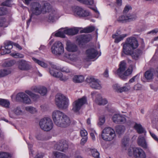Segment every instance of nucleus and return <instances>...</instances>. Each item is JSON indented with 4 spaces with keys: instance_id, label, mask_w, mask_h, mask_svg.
<instances>
[{
    "instance_id": "obj_1",
    "label": "nucleus",
    "mask_w": 158,
    "mask_h": 158,
    "mask_svg": "<svg viewBox=\"0 0 158 158\" xmlns=\"http://www.w3.org/2000/svg\"><path fill=\"white\" fill-rule=\"evenodd\" d=\"M122 45H123L122 57L124 56L125 55L131 56L133 59L137 60L142 54V51L139 48L134 51L139 45L138 42L135 37H130L127 38Z\"/></svg>"
},
{
    "instance_id": "obj_2",
    "label": "nucleus",
    "mask_w": 158,
    "mask_h": 158,
    "mask_svg": "<svg viewBox=\"0 0 158 158\" xmlns=\"http://www.w3.org/2000/svg\"><path fill=\"white\" fill-rule=\"evenodd\" d=\"M52 118L55 124L59 127H66L69 126L71 123L70 118L59 110L53 111L52 114Z\"/></svg>"
},
{
    "instance_id": "obj_3",
    "label": "nucleus",
    "mask_w": 158,
    "mask_h": 158,
    "mask_svg": "<svg viewBox=\"0 0 158 158\" xmlns=\"http://www.w3.org/2000/svg\"><path fill=\"white\" fill-rule=\"evenodd\" d=\"M31 10L33 13L36 15H40L42 12H49L52 8L51 5L48 2L45 3L42 7L41 5L37 2L32 3L31 4Z\"/></svg>"
},
{
    "instance_id": "obj_4",
    "label": "nucleus",
    "mask_w": 158,
    "mask_h": 158,
    "mask_svg": "<svg viewBox=\"0 0 158 158\" xmlns=\"http://www.w3.org/2000/svg\"><path fill=\"white\" fill-rule=\"evenodd\" d=\"M126 65L127 64L125 60L121 61L119 65V68L115 73L116 74L123 80H126L128 76L132 72V70L130 69H128L125 71L126 69Z\"/></svg>"
},
{
    "instance_id": "obj_5",
    "label": "nucleus",
    "mask_w": 158,
    "mask_h": 158,
    "mask_svg": "<svg viewBox=\"0 0 158 158\" xmlns=\"http://www.w3.org/2000/svg\"><path fill=\"white\" fill-rule=\"evenodd\" d=\"M55 103L57 107L60 109H67L69 105L68 98L61 94H57L56 96Z\"/></svg>"
},
{
    "instance_id": "obj_6",
    "label": "nucleus",
    "mask_w": 158,
    "mask_h": 158,
    "mask_svg": "<svg viewBox=\"0 0 158 158\" xmlns=\"http://www.w3.org/2000/svg\"><path fill=\"white\" fill-rule=\"evenodd\" d=\"M40 128L43 130L48 131L53 127V124L52 120L49 118H44L41 119L39 123Z\"/></svg>"
},
{
    "instance_id": "obj_7",
    "label": "nucleus",
    "mask_w": 158,
    "mask_h": 158,
    "mask_svg": "<svg viewBox=\"0 0 158 158\" xmlns=\"http://www.w3.org/2000/svg\"><path fill=\"white\" fill-rule=\"evenodd\" d=\"M115 136L114 130L110 127L105 128L102 132V138L106 141L112 140L114 139Z\"/></svg>"
},
{
    "instance_id": "obj_8",
    "label": "nucleus",
    "mask_w": 158,
    "mask_h": 158,
    "mask_svg": "<svg viewBox=\"0 0 158 158\" xmlns=\"http://www.w3.org/2000/svg\"><path fill=\"white\" fill-rule=\"evenodd\" d=\"M51 50L53 54L56 55H60L64 52V46L60 41H56L52 46Z\"/></svg>"
},
{
    "instance_id": "obj_9",
    "label": "nucleus",
    "mask_w": 158,
    "mask_h": 158,
    "mask_svg": "<svg viewBox=\"0 0 158 158\" xmlns=\"http://www.w3.org/2000/svg\"><path fill=\"white\" fill-rule=\"evenodd\" d=\"M51 68L49 69L50 74L56 77L59 78L61 81H65L66 80L65 77L63 76V74L61 72H58V68L56 65L53 64L52 63H49Z\"/></svg>"
},
{
    "instance_id": "obj_10",
    "label": "nucleus",
    "mask_w": 158,
    "mask_h": 158,
    "mask_svg": "<svg viewBox=\"0 0 158 158\" xmlns=\"http://www.w3.org/2000/svg\"><path fill=\"white\" fill-rule=\"evenodd\" d=\"M86 81L89 83L90 86L92 88L100 89L102 88L99 80L92 77H87L86 79Z\"/></svg>"
},
{
    "instance_id": "obj_11",
    "label": "nucleus",
    "mask_w": 158,
    "mask_h": 158,
    "mask_svg": "<svg viewBox=\"0 0 158 158\" xmlns=\"http://www.w3.org/2000/svg\"><path fill=\"white\" fill-rule=\"evenodd\" d=\"M87 97L83 96L74 101L72 103L73 109H81L85 105L87 104Z\"/></svg>"
},
{
    "instance_id": "obj_12",
    "label": "nucleus",
    "mask_w": 158,
    "mask_h": 158,
    "mask_svg": "<svg viewBox=\"0 0 158 158\" xmlns=\"http://www.w3.org/2000/svg\"><path fill=\"white\" fill-rule=\"evenodd\" d=\"M16 100L24 103L29 104L31 103V101L28 96L23 92L18 93L16 95Z\"/></svg>"
},
{
    "instance_id": "obj_13",
    "label": "nucleus",
    "mask_w": 158,
    "mask_h": 158,
    "mask_svg": "<svg viewBox=\"0 0 158 158\" xmlns=\"http://www.w3.org/2000/svg\"><path fill=\"white\" fill-rule=\"evenodd\" d=\"M12 42L10 41H6L4 43V46L0 47L1 54L2 55L9 54L11 52L10 50L12 48Z\"/></svg>"
},
{
    "instance_id": "obj_14",
    "label": "nucleus",
    "mask_w": 158,
    "mask_h": 158,
    "mask_svg": "<svg viewBox=\"0 0 158 158\" xmlns=\"http://www.w3.org/2000/svg\"><path fill=\"white\" fill-rule=\"evenodd\" d=\"M68 148V143L65 140H61L59 143L56 144L54 146V148L60 151L64 152L67 150Z\"/></svg>"
},
{
    "instance_id": "obj_15",
    "label": "nucleus",
    "mask_w": 158,
    "mask_h": 158,
    "mask_svg": "<svg viewBox=\"0 0 158 158\" xmlns=\"http://www.w3.org/2000/svg\"><path fill=\"white\" fill-rule=\"evenodd\" d=\"M123 87H120L117 84H115L113 86V88L118 93H122L127 91L130 89V87L129 83H125Z\"/></svg>"
},
{
    "instance_id": "obj_16",
    "label": "nucleus",
    "mask_w": 158,
    "mask_h": 158,
    "mask_svg": "<svg viewBox=\"0 0 158 158\" xmlns=\"http://www.w3.org/2000/svg\"><path fill=\"white\" fill-rule=\"evenodd\" d=\"M75 11L77 15L80 17H85L89 15V11L85 10L79 6H77L75 8Z\"/></svg>"
},
{
    "instance_id": "obj_17",
    "label": "nucleus",
    "mask_w": 158,
    "mask_h": 158,
    "mask_svg": "<svg viewBox=\"0 0 158 158\" xmlns=\"http://www.w3.org/2000/svg\"><path fill=\"white\" fill-rule=\"evenodd\" d=\"M87 57L89 59H92L96 57L98 54L97 50L94 48H89L86 51Z\"/></svg>"
},
{
    "instance_id": "obj_18",
    "label": "nucleus",
    "mask_w": 158,
    "mask_h": 158,
    "mask_svg": "<svg viewBox=\"0 0 158 158\" xmlns=\"http://www.w3.org/2000/svg\"><path fill=\"white\" fill-rule=\"evenodd\" d=\"M90 40V36L88 35H79L77 39L79 44L83 45L89 42Z\"/></svg>"
},
{
    "instance_id": "obj_19",
    "label": "nucleus",
    "mask_w": 158,
    "mask_h": 158,
    "mask_svg": "<svg viewBox=\"0 0 158 158\" xmlns=\"http://www.w3.org/2000/svg\"><path fill=\"white\" fill-rule=\"evenodd\" d=\"M112 120L114 123L118 124L124 123L126 120L124 116L119 114L114 115L112 117Z\"/></svg>"
},
{
    "instance_id": "obj_20",
    "label": "nucleus",
    "mask_w": 158,
    "mask_h": 158,
    "mask_svg": "<svg viewBox=\"0 0 158 158\" xmlns=\"http://www.w3.org/2000/svg\"><path fill=\"white\" fill-rule=\"evenodd\" d=\"M134 156L136 158H146L145 153L140 148H137L134 150Z\"/></svg>"
},
{
    "instance_id": "obj_21",
    "label": "nucleus",
    "mask_w": 158,
    "mask_h": 158,
    "mask_svg": "<svg viewBox=\"0 0 158 158\" xmlns=\"http://www.w3.org/2000/svg\"><path fill=\"white\" fill-rule=\"evenodd\" d=\"M66 49L69 52H75L77 50V46L75 44L70 42H67L66 43Z\"/></svg>"
},
{
    "instance_id": "obj_22",
    "label": "nucleus",
    "mask_w": 158,
    "mask_h": 158,
    "mask_svg": "<svg viewBox=\"0 0 158 158\" xmlns=\"http://www.w3.org/2000/svg\"><path fill=\"white\" fill-rule=\"evenodd\" d=\"M95 101L100 106L104 105L108 102L107 100L106 99H103L101 95L99 94L97 95Z\"/></svg>"
},
{
    "instance_id": "obj_23",
    "label": "nucleus",
    "mask_w": 158,
    "mask_h": 158,
    "mask_svg": "<svg viewBox=\"0 0 158 158\" xmlns=\"http://www.w3.org/2000/svg\"><path fill=\"white\" fill-rule=\"evenodd\" d=\"M18 68L21 70H26L28 69L27 64L25 60H21L18 61Z\"/></svg>"
},
{
    "instance_id": "obj_24",
    "label": "nucleus",
    "mask_w": 158,
    "mask_h": 158,
    "mask_svg": "<svg viewBox=\"0 0 158 158\" xmlns=\"http://www.w3.org/2000/svg\"><path fill=\"white\" fill-rule=\"evenodd\" d=\"M138 145L144 148H147V144L145 140L143 137L139 136L138 139Z\"/></svg>"
},
{
    "instance_id": "obj_25",
    "label": "nucleus",
    "mask_w": 158,
    "mask_h": 158,
    "mask_svg": "<svg viewBox=\"0 0 158 158\" xmlns=\"http://www.w3.org/2000/svg\"><path fill=\"white\" fill-rule=\"evenodd\" d=\"M58 14L57 12L55 10H52L50 14L48 20V22H53L57 18Z\"/></svg>"
},
{
    "instance_id": "obj_26",
    "label": "nucleus",
    "mask_w": 158,
    "mask_h": 158,
    "mask_svg": "<svg viewBox=\"0 0 158 158\" xmlns=\"http://www.w3.org/2000/svg\"><path fill=\"white\" fill-rule=\"evenodd\" d=\"M134 128L136 130L137 132L139 134L142 133H145L146 131L144 129L142 125L140 124L135 123Z\"/></svg>"
},
{
    "instance_id": "obj_27",
    "label": "nucleus",
    "mask_w": 158,
    "mask_h": 158,
    "mask_svg": "<svg viewBox=\"0 0 158 158\" xmlns=\"http://www.w3.org/2000/svg\"><path fill=\"white\" fill-rule=\"evenodd\" d=\"M10 103L8 99L0 98V105L3 107L9 108Z\"/></svg>"
},
{
    "instance_id": "obj_28",
    "label": "nucleus",
    "mask_w": 158,
    "mask_h": 158,
    "mask_svg": "<svg viewBox=\"0 0 158 158\" xmlns=\"http://www.w3.org/2000/svg\"><path fill=\"white\" fill-rule=\"evenodd\" d=\"M84 77L83 75H75L73 78V81L76 83H81L84 81Z\"/></svg>"
},
{
    "instance_id": "obj_29",
    "label": "nucleus",
    "mask_w": 158,
    "mask_h": 158,
    "mask_svg": "<svg viewBox=\"0 0 158 158\" xmlns=\"http://www.w3.org/2000/svg\"><path fill=\"white\" fill-rule=\"evenodd\" d=\"M79 30L77 29H70L64 31V33L69 35H73L77 34Z\"/></svg>"
},
{
    "instance_id": "obj_30",
    "label": "nucleus",
    "mask_w": 158,
    "mask_h": 158,
    "mask_svg": "<svg viewBox=\"0 0 158 158\" xmlns=\"http://www.w3.org/2000/svg\"><path fill=\"white\" fill-rule=\"evenodd\" d=\"M22 113V111L20 109H11L9 111V114L11 118L14 117V114L20 115Z\"/></svg>"
},
{
    "instance_id": "obj_31",
    "label": "nucleus",
    "mask_w": 158,
    "mask_h": 158,
    "mask_svg": "<svg viewBox=\"0 0 158 158\" xmlns=\"http://www.w3.org/2000/svg\"><path fill=\"white\" fill-rule=\"evenodd\" d=\"M95 28L94 26H89L85 28L80 31V33H89L94 31Z\"/></svg>"
},
{
    "instance_id": "obj_32",
    "label": "nucleus",
    "mask_w": 158,
    "mask_h": 158,
    "mask_svg": "<svg viewBox=\"0 0 158 158\" xmlns=\"http://www.w3.org/2000/svg\"><path fill=\"white\" fill-rule=\"evenodd\" d=\"M25 93L30 96L34 101H36L39 98V95L34 94L30 90H26L25 91Z\"/></svg>"
},
{
    "instance_id": "obj_33",
    "label": "nucleus",
    "mask_w": 158,
    "mask_h": 158,
    "mask_svg": "<svg viewBox=\"0 0 158 158\" xmlns=\"http://www.w3.org/2000/svg\"><path fill=\"white\" fill-rule=\"evenodd\" d=\"M11 73L9 69H3L0 70V78L5 77Z\"/></svg>"
},
{
    "instance_id": "obj_34",
    "label": "nucleus",
    "mask_w": 158,
    "mask_h": 158,
    "mask_svg": "<svg viewBox=\"0 0 158 158\" xmlns=\"http://www.w3.org/2000/svg\"><path fill=\"white\" fill-rule=\"evenodd\" d=\"M129 139L128 137H125L122 140V146L124 150H127Z\"/></svg>"
},
{
    "instance_id": "obj_35",
    "label": "nucleus",
    "mask_w": 158,
    "mask_h": 158,
    "mask_svg": "<svg viewBox=\"0 0 158 158\" xmlns=\"http://www.w3.org/2000/svg\"><path fill=\"white\" fill-rule=\"evenodd\" d=\"M127 19V15H123L118 18L117 21L120 23H124L128 22Z\"/></svg>"
},
{
    "instance_id": "obj_36",
    "label": "nucleus",
    "mask_w": 158,
    "mask_h": 158,
    "mask_svg": "<svg viewBox=\"0 0 158 158\" xmlns=\"http://www.w3.org/2000/svg\"><path fill=\"white\" fill-rule=\"evenodd\" d=\"M88 149L90 151L92 155L95 158H99V153L96 149L89 148Z\"/></svg>"
},
{
    "instance_id": "obj_37",
    "label": "nucleus",
    "mask_w": 158,
    "mask_h": 158,
    "mask_svg": "<svg viewBox=\"0 0 158 158\" xmlns=\"http://www.w3.org/2000/svg\"><path fill=\"white\" fill-rule=\"evenodd\" d=\"M32 59L35 63L38 64L41 67L44 68H46L47 67V64L44 62L34 57H33Z\"/></svg>"
},
{
    "instance_id": "obj_38",
    "label": "nucleus",
    "mask_w": 158,
    "mask_h": 158,
    "mask_svg": "<svg viewBox=\"0 0 158 158\" xmlns=\"http://www.w3.org/2000/svg\"><path fill=\"white\" fill-rule=\"evenodd\" d=\"M15 63V61L13 60H6L4 63L3 65L6 67H9L12 66Z\"/></svg>"
},
{
    "instance_id": "obj_39",
    "label": "nucleus",
    "mask_w": 158,
    "mask_h": 158,
    "mask_svg": "<svg viewBox=\"0 0 158 158\" xmlns=\"http://www.w3.org/2000/svg\"><path fill=\"white\" fill-rule=\"evenodd\" d=\"M54 155L55 158H65V155L62 153L58 152H56L53 153Z\"/></svg>"
},
{
    "instance_id": "obj_40",
    "label": "nucleus",
    "mask_w": 158,
    "mask_h": 158,
    "mask_svg": "<svg viewBox=\"0 0 158 158\" xmlns=\"http://www.w3.org/2000/svg\"><path fill=\"white\" fill-rule=\"evenodd\" d=\"M127 36V34H123L121 35L119 37L116 38L114 40V43H118L120 41L123 40L124 38Z\"/></svg>"
},
{
    "instance_id": "obj_41",
    "label": "nucleus",
    "mask_w": 158,
    "mask_h": 158,
    "mask_svg": "<svg viewBox=\"0 0 158 158\" xmlns=\"http://www.w3.org/2000/svg\"><path fill=\"white\" fill-rule=\"evenodd\" d=\"M152 73L151 71L148 70L144 73V76L147 80H150L152 78Z\"/></svg>"
},
{
    "instance_id": "obj_42",
    "label": "nucleus",
    "mask_w": 158,
    "mask_h": 158,
    "mask_svg": "<svg viewBox=\"0 0 158 158\" xmlns=\"http://www.w3.org/2000/svg\"><path fill=\"white\" fill-rule=\"evenodd\" d=\"M125 130L124 126H119L116 127V131L118 134H120L123 132Z\"/></svg>"
},
{
    "instance_id": "obj_43",
    "label": "nucleus",
    "mask_w": 158,
    "mask_h": 158,
    "mask_svg": "<svg viewBox=\"0 0 158 158\" xmlns=\"http://www.w3.org/2000/svg\"><path fill=\"white\" fill-rule=\"evenodd\" d=\"M39 93L42 96H44L46 94L47 92V89L44 87H40Z\"/></svg>"
},
{
    "instance_id": "obj_44",
    "label": "nucleus",
    "mask_w": 158,
    "mask_h": 158,
    "mask_svg": "<svg viewBox=\"0 0 158 158\" xmlns=\"http://www.w3.org/2000/svg\"><path fill=\"white\" fill-rule=\"evenodd\" d=\"M10 155L8 153L4 152H0V158H10Z\"/></svg>"
},
{
    "instance_id": "obj_45",
    "label": "nucleus",
    "mask_w": 158,
    "mask_h": 158,
    "mask_svg": "<svg viewBox=\"0 0 158 158\" xmlns=\"http://www.w3.org/2000/svg\"><path fill=\"white\" fill-rule=\"evenodd\" d=\"M127 16V17L128 22L134 20L136 18V15L133 14H128Z\"/></svg>"
},
{
    "instance_id": "obj_46",
    "label": "nucleus",
    "mask_w": 158,
    "mask_h": 158,
    "mask_svg": "<svg viewBox=\"0 0 158 158\" xmlns=\"http://www.w3.org/2000/svg\"><path fill=\"white\" fill-rule=\"evenodd\" d=\"M64 32L60 31H59L55 34V35L56 37H61L62 38H65V35Z\"/></svg>"
},
{
    "instance_id": "obj_47",
    "label": "nucleus",
    "mask_w": 158,
    "mask_h": 158,
    "mask_svg": "<svg viewBox=\"0 0 158 158\" xmlns=\"http://www.w3.org/2000/svg\"><path fill=\"white\" fill-rule=\"evenodd\" d=\"M10 1L11 0H6L5 1L3 2L1 4V5L3 6L10 7L11 6Z\"/></svg>"
},
{
    "instance_id": "obj_48",
    "label": "nucleus",
    "mask_w": 158,
    "mask_h": 158,
    "mask_svg": "<svg viewBox=\"0 0 158 158\" xmlns=\"http://www.w3.org/2000/svg\"><path fill=\"white\" fill-rule=\"evenodd\" d=\"M105 121V117L104 116H102L99 118V122L98 123V125L99 126H102L104 124Z\"/></svg>"
},
{
    "instance_id": "obj_49",
    "label": "nucleus",
    "mask_w": 158,
    "mask_h": 158,
    "mask_svg": "<svg viewBox=\"0 0 158 158\" xmlns=\"http://www.w3.org/2000/svg\"><path fill=\"white\" fill-rule=\"evenodd\" d=\"M11 55L15 58H23L24 57L23 55L19 53H12Z\"/></svg>"
},
{
    "instance_id": "obj_50",
    "label": "nucleus",
    "mask_w": 158,
    "mask_h": 158,
    "mask_svg": "<svg viewBox=\"0 0 158 158\" xmlns=\"http://www.w3.org/2000/svg\"><path fill=\"white\" fill-rule=\"evenodd\" d=\"M7 13L6 8L3 7H0V16L5 15Z\"/></svg>"
},
{
    "instance_id": "obj_51",
    "label": "nucleus",
    "mask_w": 158,
    "mask_h": 158,
    "mask_svg": "<svg viewBox=\"0 0 158 158\" xmlns=\"http://www.w3.org/2000/svg\"><path fill=\"white\" fill-rule=\"evenodd\" d=\"M136 148H133L130 147L128 149V155L129 156H131L133 154L134 155V150Z\"/></svg>"
},
{
    "instance_id": "obj_52",
    "label": "nucleus",
    "mask_w": 158,
    "mask_h": 158,
    "mask_svg": "<svg viewBox=\"0 0 158 158\" xmlns=\"http://www.w3.org/2000/svg\"><path fill=\"white\" fill-rule=\"evenodd\" d=\"M94 3V0H85L84 4L91 6Z\"/></svg>"
},
{
    "instance_id": "obj_53",
    "label": "nucleus",
    "mask_w": 158,
    "mask_h": 158,
    "mask_svg": "<svg viewBox=\"0 0 158 158\" xmlns=\"http://www.w3.org/2000/svg\"><path fill=\"white\" fill-rule=\"evenodd\" d=\"M80 134L81 137H87V131L85 130H82L80 131Z\"/></svg>"
},
{
    "instance_id": "obj_54",
    "label": "nucleus",
    "mask_w": 158,
    "mask_h": 158,
    "mask_svg": "<svg viewBox=\"0 0 158 158\" xmlns=\"http://www.w3.org/2000/svg\"><path fill=\"white\" fill-rule=\"evenodd\" d=\"M142 88V85L139 84H137L134 87V89L135 90H138L141 89Z\"/></svg>"
},
{
    "instance_id": "obj_55",
    "label": "nucleus",
    "mask_w": 158,
    "mask_h": 158,
    "mask_svg": "<svg viewBox=\"0 0 158 158\" xmlns=\"http://www.w3.org/2000/svg\"><path fill=\"white\" fill-rule=\"evenodd\" d=\"M87 137H83L81 140V144L82 145H84L87 142Z\"/></svg>"
},
{
    "instance_id": "obj_56",
    "label": "nucleus",
    "mask_w": 158,
    "mask_h": 158,
    "mask_svg": "<svg viewBox=\"0 0 158 158\" xmlns=\"http://www.w3.org/2000/svg\"><path fill=\"white\" fill-rule=\"evenodd\" d=\"M35 15V14H34L33 13V12H32V13L30 15V18L27 21V27H28L30 25V22H31V19L33 16V15Z\"/></svg>"
},
{
    "instance_id": "obj_57",
    "label": "nucleus",
    "mask_w": 158,
    "mask_h": 158,
    "mask_svg": "<svg viewBox=\"0 0 158 158\" xmlns=\"http://www.w3.org/2000/svg\"><path fill=\"white\" fill-rule=\"evenodd\" d=\"M40 87H37L36 86L33 87L31 88V90L36 93H39L40 90Z\"/></svg>"
},
{
    "instance_id": "obj_58",
    "label": "nucleus",
    "mask_w": 158,
    "mask_h": 158,
    "mask_svg": "<svg viewBox=\"0 0 158 158\" xmlns=\"http://www.w3.org/2000/svg\"><path fill=\"white\" fill-rule=\"evenodd\" d=\"M26 111L31 113V114H35L37 112L36 109H26Z\"/></svg>"
},
{
    "instance_id": "obj_59",
    "label": "nucleus",
    "mask_w": 158,
    "mask_h": 158,
    "mask_svg": "<svg viewBox=\"0 0 158 158\" xmlns=\"http://www.w3.org/2000/svg\"><path fill=\"white\" fill-rule=\"evenodd\" d=\"M61 71L65 73H69L70 70L66 67H64L61 69Z\"/></svg>"
},
{
    "instance_id": "obj_60",
    "label": "nucleus",
    "mask_w": 158,
    "mask_h": 158,
    "mask_svg": "<svg viewBox=\"0 0 158 158\" xmlns=\"http://www.w3.org/2000/svg\"><path fill=\"white\" fill-rule=\"evenodd\" d=\"M11 42H12V47H13V45H14L16 48H18L19 49L21 50L22 49V47H21V46L19 44L16 43H14L12 41H11Z\"/></svg>"
},
{
    "instance_id": "obj_61",
    "label": "nucleus",
    "mask_w": 158,
    "mask_h": 158,
    "mask_svg": "<svg viewBox=\"0 0 158 158\" xmlns=\"http://www.w3.org/2000/svg\"><path fill=\"white\" fill-rule=\"evenodd\" d=\"M150 133L152 137L156 141H158V138L156 135L154 133L151 132H150Z\"/></svg>"
},
{
    "instance_id": "obj_62",
    "label": "nucleus",
    "mask_w": 158,
    "mask_h": 158,
    "mask_svg": "<svg viewBox=\"0 0 158 158\" xmlns=\"http://www.w3.org/2000/svg\"><path fill=\"white\" fill-rule=\"evenodd\" d=\"M130 7L128 6H126L123 11V13H127L129 10Z\"/></svg>"
},
{
    "instance_id": "obj_63",
    "label": "nucleus",
    "mask_w": 158,
    "mask_h": 158,
    "mask_svg": "<svg viewBox=\"0 0 158 158\" xmlns=\"http://www.w3.org/2000/svg\"><path fill=\"white\" fill-rule=\"evenodd\" d=\"M137 76V75L134 76L133 77H132L131 79L129 81L128 83L129 84V83H133L135 81V78Z\"/></svg>"
},
{
    "instance_id": "obj_64",
    "label": "nucleus",
    "mask_w": 158,
    "mask_h": 158,
    "mask_svg": "<svg viewBox=\"0 0 158 158\" xmlns=\"http://www.w3.org/2000/svg\"><path fill=\"white\" fill-rule=\"evenodd\" d=\"M104 77H108L109 76L108 70L107 69H106L103 74Z\"/></svg>"
}]
</instances>
